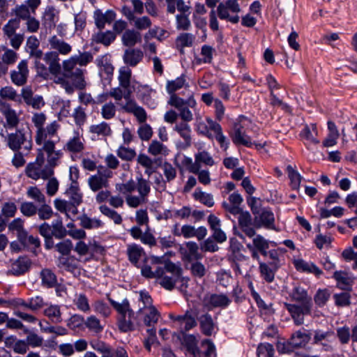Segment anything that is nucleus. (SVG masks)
Listing matches in <instances>:
<instances>
[{"mask_svg": "<svg viewBox=\"0 0 357 357\" xmlns=\"http://www.w3.org/2000/svg\"><path fill=\"white\" fill-rule=\"evenodd\" d=\"M189 84L186 81L185 76L181 75L180 77H176L174 80L167 81L166 84V90L170 96L172 95H176L175 92L182 88L187 89Z\"/></svg>", "mask_w": 357, "mask_h": 357, "instance_id": "33", "label": "nucleus"}, {"mask_svg": "<svg viewBox=\"0 0 357 357\" xmlns=\"http://www.w3.org/2000/svg\"><path fill=\"white\" fill-rule=\"evenodd\" d=\"M148 152L154 156L158 155H167L169 154V149L163 144L157 140H153L148 148Z\"/></svg>", "mask_w": 357, "mask_h": 357, "instance_id": "52", "label": "nucleus"}, {"mask_svg": "<svg viewBox=\"0 0 357 357\" xmlns=\"http://www.w3.org/2000/svg\"><path fill=\"white\" fill-rule=\"evenodd\" d=\"M66 194L70 201L77 206L82 202L83 195L81 192L78 183H70Z\"/></svg>", "mask_w": 357, "mask_h": 357, "instance_id": "40", "label": "nucleus"}, {"mask_svg": "<svg viewBox=\"0 0 357 357\" xmlns=\"http://www.w3.org/2000/svg\"><path fill=\"white\" fill-rule=\"evenodd\" d=\"M97 66L101 73H105L107 76L112 75L114 72V67L109 63L107 56H102L96 60Z\"/></svg>", "mask_w": 357, "mask_h": 357, "instance_id": "58", "label": "nucleus"}, {"mask_svg": "<svg viewBox=\"0 0 357 357\" xmlns=\"http://www.w3.org/2000/svg\"><path fill=\"white\" fill-rule=\"evenodd\" d=\"M169 318L173 321L174 326L178 328L181 333L192 329L197 324L195 316L191 311H187L182 315L170 314Z\"/></svg>", "mask_w": 357, "mask_h": 357, "instance_id": "13", "label": "nucleus"}, {"mask_svg": "<svg viewBox=\"0 0 357 357\" xmlns=\"http://www.w3.org/2000/svg\"><path fill=\"white\" fill-rule=\"evenodd\" d=\"M241 8L237 0H226L219 2L217 7V14L220 19L227 20L233 24L239 21L238 13Z\"/></svg>", "mask_w": 357, "mask_h": 357, "instance_id": "8", "label": "nucleus"}, {"mask_svg": "<svg viewBox=\"0 0 357 357\" xmlns=\"http://www.w3.org/2000/svg\"><path fill=\"white\" fill-rule=\"evenodd\" d=\"M138 315L143 319L146 326H152L156 324L160 317V314L155 306L150 307H143L138 310Z\"/></svg>", "mask_w": 357, "mask_h": 357, "instance_id": "24", "label": "nucleus"}, {"mask_svg": "<svg viewBox=\"0 0 357 357\" xmlns=\"http://www.w3.org/2000/svg\"><path fill=\"white\" fill-rule=\"evenodd\" d=\"M30 261L26 257H20L11 265L10 271L14 275H20L25 273L30 267Z\"/></svg>", "mask_w": 357, "mask_h": 357, "instance_id": "43", "label": "nucleus"}, {"mask_svg": "<svg viewBox=\"0 0 357 357\" xmlns=\"http://www.w3.org/2000/svg\"><path fill=\"white\" fill-rule=\"evenodd\" d=\"M46 119V115L43 112L33 114L31 122L36 128L35 142L47 154V162L51 166H56L63 155L62 150H56V144L60 139L57 135L60 125L54 121L44 127Z\"/></svg>", "mask_w": 357, "mask_h": 357, "instance_id": "1", "label": "nucleus"}, {"mask_svg": "<svg viewBox=\"0 0 357 357\" xmlns=\"http://www.w3.org/2000/svg\"><path fill=\"white\" fill-rule=\"evenodd\" d=\"M99 210L102 214L112 220L114 224L120 225L122 222V217L116 211L110 208L107 205H101L99 207Z\"/></svg>", "mask_w": 357, "mask_h": 357, "instance_id": "57", "label": "nucleus"}, {"mask_svg": "<svg viewBox=\"0 0 357 357\" xmlns=\"http://www.w3.org/2000/svg\"><path fill=\"white\" fill-rule=\"evenodd\" d=\"M54 206L58 211L64 213L68 218L72 219L78 213L77 206L72 202L57 198L54 200Z\"/></svg>", "mask_w": 357, "mask_h": 357, "instance_id": "20", "label": "nucleus"}, {"mask_svg": "<svg viewBox=\"0 0 357 357\" xmlns=\"http://www.w3.org/2000/svg\"><path fill=\"white\" fill-rule=\"evenodd\" d=\"M199 322L203 333L206 335H211L214 330V324L211 316L208 314L201 316Z\"/></svg>", "mask_w": 357, "mask_h": 357, "instance_id": "54", "label": "nucleus"}, {"mask_svg": "<svg viewBox=\"0 0 357 357\" xmlns=\"http://www.w3.org/2000/svg\"><path fill=\"white\" fill-rule=\"evenodd\" d=\"M311 305V302H305L300 303V305L288 303H284L285 308L288 310L296 325L303 324L305 315L310 313Z\"/></svg>", "mask_w": 357, "mask_h": 357, "instance_id": "12", "label": "nucleus"}, {"mask_svg": "<svg viewBox=\"0 0 357 357\" xmlns=\"http://www.w3.org/2000/svg\"><path fill=\"white\" fill-rule=\"evenodd\" d=\"M123 89L121 88L120 86L119 87L111 89L108 93L100 94L98 96V102H102L104 101H106L108 97L113 98L116 102L121 100L123 98H124L125 94V91L123 92Z\"/></svg>", "mask_w": 357, "mask_h": 357, "instance_id": "50", "label": "nucleus"}, {"mask_svg": "<svg viewBox=\"0 0 357 357\" xmlns=\"http://www.w3.org/2000/svg\"><path fill=\"white\" fill-rule=\"evenodd\" d=\"M195 128L198 133L204 135L209 139L215 138L221 148L226 150L229 142L223 135L221 126L210 118L203 119L199 115H196Z\"/></svg>", "mask_w": 357, "mask_h": 357, "instance_id": "4", "label": "nucleus"}, {"mask_svg": "<svg viewBox=\"0 0 357 357\" xmlns=\"http://www.w3.org/2000/svg\"><path fill=\"white\" fill-rule=\"evenodd\" d=\"M6 139L8 146L13 151H19L24 144V149L27 151H29L32 147L31 141H26L24 133L20 130L8 134Z\"/></svg>", "mask_w": 357, "mask_h": 357, "instance_id": "15", "label": "nucleus"}, {"mask_svg": "<svg viewBox=\"0 0 357 357\" xmlns=\"http://www.w3.org/2000/svg\"><path fill=\"white\" fill-rule=\"evenodd\" d=\"M44 150L42 146L38 149V154L34 162H29L25 169V172L29 178L33 180L43 178L44 180L49 178L54 173L52 167L49 163V166H45Z\"/></svg>", "mask_w": 357, "mask_h": 357, "instance_id": "5", "label": "nucleus"}, {"mask_svg": "<svg viewBox=\"0 0 357 357\" xmlns=\"http://www.w3.org/2000/svg\"><path fill=\"white\" fill-rule=\"evenodd\" d=\"M0 112L4 116L9 128L16 127L19 123V114L8 104L0 101Z\"/></svg>", "mask_w": 357, "mask_h": 357, "instance_id": "22", "label": "nucleus"}, {"mask_svg": "<svg viewBox=\"0 0 357 357\" xmlns=\"http://www.w3.org/2000/svg\"><path fill=\"white\" fill-rule=\"evenodd\" d=\"M174 130L183 139V142L181 144V146L184 149L189 147L192 142V130L188 122L181 121L176 123L174 127Z\"/></svg>", "mask_w": 357, "mask_h": 357, "instance_id": "21", "label": "nucleus"}, {"mask_svg": "<svg viewBox=\"0 0 357 357\" xmlns=\"http://www.w3.org/2000/svg\"><path fill=\"white\" fill-rule=\"evenodd\" d=\"M195 37L192 33H181L176 40V46L181 48L190 47L192 45Z\"/></svg>", "mask_w": 357, "mask_h": 357, "instance_id": "63", "label": "nucleus"}, {"mask_svg": "<svg viewBox=\"0 0 357 357\" xmlns=\"http://www.w3.org/2000/svg\"><path fill=\"white\" fill-rule=\"evenodd\" d=\"M232 139L233 142L236 144H242L248 147L252 145L251 139L245 134L243 127L241 123H236L234 125Z\"/></svg>", "mask_w": 357, "mask_h": 357, "instance_id": "30", "label": "nucleus"}, {"mask_svg": "<svg viewBox=\"0 0 357 357\" xmlns=\"http://www.w3.org/2000/svg\"><path fill=\"white\" fill-rule=\"evenodd\" d=\"M49 43L51 49L57 50L63 55L69 54L72 50V47L68 43L59 39L56 36L50 37L49 39Z\"/></svg>", "mask_w": 357, "mask_h": 357, "instance_id": "35", "label": "nucleus"}, {"mask_svg": "<svg viewBox=\"0 0 357 357\" xmlns=\"http://www.w3.org/2000/svg\"><path fill=\"white\" fill-rule=\"evenodd\" d=\"M143 53L138 50H126L123 55L124 62L130 66H136L142 59Z\"/></svg>", "mask_w": 357, "mask_h": 357, "instance_id": "42", "label": "nucleus"}, {"mask_svg": "<svg viewBox=\"0 0 357 357\" xmlns=\"http://www.w3.org/2000/svg\"><path fill=\"white\" fill-rule=\"evenodd\" d=\"M138 325L137 319L134 312L125 314L124 316L117 317V326L119 329L123 333L135 330Z\"/></svg>", "mask_w": 357, "mask_h": 357, "instance_id": "23", "label": "nucleus"}, {"mask_svg": "<svg viewBox=\"0 0 357 357\" xmlns=\"http://www.w3.org/2000/svg\"><path fill=\"white\" fill-rule=\"evenodd\" d=\"M279 266L275 264H268L259 261V269L260 275L266 282L271 283L275 279V274Z\"/></svg>", "mask_w": 357, "mask_h": 357, "instance_id": "31", "label": "nucleus"}, {"mask_svg": "<svg viewBox=\"0 0 357 357\" xmlns=\"http://www.w3.org/2000/svg\"><path fill=\"white\" fill-rule=\"evenodd\" d=\"M132 93L135 92L136 96L144 104L154 109L157 106V92L147 84H142L133 80L132 82Z\"/></svg>", "mask_w": 357, "mask_h": 357, "instance_id": "9", "label": "nucleus"}, {"mask_svg": "<svg viewBox=\"0 0 357 357\" xmlns=\"http://www.w3.org/2000/svg\"><path fill=\"white\" fill-rule=\"evenodd\" d=\"M88 185L92 191L97 192L103 188H107L108 181L99 172L98 174L89 177Z\"/></svg>", "mask_w": 357, "mask_h": 357, "instance_id": "34", "label": "nucleus"}, {"mask_svg": "<svg viewBox=\"0 0 357 357\" xmlns=\"http://www.w3.org/2000/svg\"><path fill=\"white\" fill-rule=\"evenodd\" d=\"M168 104L174 107L178 112V116L183 121L190 122L193 119V113L195 112L197 101L194 96L191 94L187 99H183L177 95H172L168 100Z\"/></svg>", "mask_w": 357, "mask_h": 357, "instance_id": "6", "label": "nucleus"}, {"mask_svg": "<svg viewBox=\"0 0 357 357\" xmlns=\"http://www.w3.org/2000/svg\"><path fill=\"white\" fill-rule=\"evenodd\" d=\"M116 38L115 34L110 31L106 32L99 31L93 35V40L97 43H102L104 45L108 46Z\"/></svg>", "mask_w": 357, "mask_h": 357, "instance_id": "49", "label": "nucleus"}, {"mask_svg": "<svg viewBox=\"0 0 357 357\" xmlns=\"http://www.w3.org/2000/svg\"><path fill=\"white\" fill-rule=\"evenodd\" d=\"M176 27L178 30L187 31L191 27L189 14L180 13L176 15Z\"/></svg>", "mask_w": 357, "mask_h": 357, "instance_id": "61", "label": "nucleus"}, {"mask_svg": "<svg viewBox=\"0 0 357 357\" xmlns=\"http://www.w3.org/2000/svg\"><path fill=\"white\" fill-rule=\"evenodd\" d=\"M333 278L337 282V287L342 290L349 289L351 287L354 280L351 273L344 271H335Z\"/></svg>", "mask_w": 357, "mask_h": 357, "instance_id": "27", "label": "nucleus"}, {"mask_svg": "<svg viewBox=\"0 0 357 357\" xmlns=\"http://www.w3.org/2000/svg\"><path fill=\"white\" fill-rule=\"evenodd\" d=\"M44 314L54 322L59 323L61 321V311L58 305H50L45 308Z\"/></svg>", "mask_w": 357, "mask_h": 357, "instance_id": "64", "label": "nucleus"}, {"mask_svg": "<svg viewBox=\"0 0 357 357\" xmlns=\"http://www.w3.org/2000/svg\"><path fill=\"white\" fill-rule=\"evenodd\" d=\"M8 229L16 232L18 239L21 243L26 242V231L24 229V221L21 218L14 219L8 225Z\"/></svg>", "mask_w": 357, "mask_h": 357, "instance_id": "36", "label": "nucleus"}, {"mask_svg": "<svg viewBox=\"0 0 357 357\" xmlns=\"http://www.w3.org/2000/svg\"><path fill=\"white\" fill-rule=\"evenodd\" d=\"M141 273L144 277L155 278L166 289H172L180 278L181 272L174 264H163L162 258L152 256L145 260Z\"/></svg>", "mask_w": 357, "mask_h": 357, "instance_id": "2", "label": "nucleus"}, {"mask_svg": "<svg viewBox=\"0 0 357 357\" xmlns=\"http://www.w3.org/2000/svg\"><path fill=\"white\" fill-rule=\"evenodd\" d=\"M85 326L91 332L94 333H100L104 329V325L100 322V320L94 315H91L84 321Z\"/></svg>", "mask_w": 357, "mask_h": 357, "instance_id": "51", "label": "nucleus"}, {"mask_svg": "<svg viewBox=\"0 0 357 357\" xmlns=\"http://www.w3.org/2000/svg\"><path fill=\"white\" fill-rule=\"evenodd\" d=\"M40 278L43 286L51 288L57 284V279L55 274L50 269H43L40 273Z\"/></svg>", "mask_w": 357, "mask_h": 357, "instance_id": "48", "label": "nucleus"}, {"mask_svg": "<svg viewBox=\"0 0 357 357\" xmlns=\"http://www.w3.org/2000/svg\"><path fill=\"white\" fill-rule=\"evenodd\" d=\"M193 197L195 200L201 202L208 207H211L214 205L213 195L210 193L202 191L199 188L195 189L193 193Z\"/></svg>", "mask_w": 357, "mask_h": 357, "instance_id": "47", "label": "nucleus"}, {"mask_svg": "<svg viewBox=\"0 0 357 357\" xmlns=\"http://www.w3.org/2000/svg\"><path fill=\"white\" fill-rule=\"evenodd\" d=\"M116 18V13L112 10H107L105 13H102L100 10L94 12V20L98 29H102L106 24L112 23Z\"/></svg>", "mask_w": 357, "mask_h": 357, "instance_id": "29", "label": "nucleus"}, {"mask_svg": "<svg viewBox=\"0 0 357 357\" xmlns=\"http://www.w3.org/2000/svg\"><path fill=\"white\" fill-rule=\"evenodd\" d=\"M179 250L183 257L188 261L201 258V255L199 253V246L195 242H186L180 247Z\"/></svg>", "mask_w": 357, "mask_h": 357, "instance_id": "26", "label": "nucleus"}, {"mask_svg": "<svg viewBox=\"0 0 357 357\" xmlns=\"http://www.w3.org/2000/svg\"><path fill=\"white\" fill-rule=\"evenodd\" d=\"M311 339L310 333L305 329L300 330L292 334L288 345L291 344L294 348L304 347Z\"/></svg>", "mask_w": 357, "mask_h": 357, "instance_id": "25", "label": "nucleus"}, {"mask_svg": "<svg viewBox=\"0 0 357 357\" xmlns=\"http://www.w3.org/2000/svg\"><path fill=\"white\" fill-rule=\"evenodd\" d=\"M80 225L86 229H98L102 227L103 223L96 218H90L86 215L80 218Z\"/></svg>", "mask_w": 357, "mask_h": 357, "instance_id": "59", "label": "nucleus"}, {"mask_svg": "<svg viewBox=\"0 0 357 357\" xmlns=\"http://www.w3.org/2000/svg\"><path fill=\"white\" fill-rule=\"evenodd\" d=\"M109 301L118 312V317L134 312L130 308L128 300L126 298L123 299L121 303L116 302L112 298H109Z\"/></svg>", "mask_w": 357, "mask_h": 357, "instance_id": "46", "label": "nucleus"}, {"mask_svg": "<svg viewBox=\"0 0 357 357\" xmlns=\"http://www.w3.org/2000/svg\"><path fill=\"white\" fill-rule=\"evenodd\" d=\"M255 215V223L257 227H265L268 229L278 230L275 225L273 213L268 208H252Z\"/></svg>", "mask_w": 357, "mask_h": 357, "instance_id": "10", "label": "nucleus"}, {"mask_svg": "<svg viewBox=\"0 0 357 357\" xmlns=\"http://www.w3.org/2000/svg\"><path fill=\"white\" fill-rule=\"evenodd\" d=\"M90 133L100 137H107L112 135V129L109 123L102 121L98 124L91 125L89 127Z\"/></svg>", "mask_w": 357, "mask_h": 357, "instance_id": "37", "label": "nucleus"}, {"mask_svg": "<svg viewBox=\"0 0 357 357\" xmlns=\"http://www.w3.org/2000/svg\"><path fill=\"white\" fill-rule=\"evenodd\" d=\"M21 97L28 106L35 109H40L45 105L42 96L34 95L31 86H25L21 89Z\"/></svg>", "mask_w": 357, "mask_h": 357, "instance_id": "16", "label": "nucleus"}, {"mask_svg": "<svg viewBox=\"0 0 357 357\" xmlns=\"http://www.w3.org/2000/svg\"><path fill=\"white\" fill-rule=\"evenodd\" d=\"M293 264L298 271L312 273L316 276L322 274V271L312 262L306 261L303 259H296Z\"/></svg>", "mask_w": 357, "mask_h": 357, "instance_id": "28", "label": "nucleus"}, {"mask_svg": "<svg viewBox=\"0 0 357 357\" xmlns=\"http://www.w3.org/2000/svg\"><path fill=\"white\" fill-rule=\"evenodd\" d=\"M57 266L61 269L73 273L75 272L78 267L76 259L65 256L59 257Z\"/></svg>", "mask_w": 357, "mask_h": 357, "instance_id": "41", "label": "nucleus"}, {"mask_svg": "<svg viewBox=\"0 0 357 357\" xmlns=\"http://www.w3.org/2000/svg\"><path fill=\"white\" fill-rule=\"evenodd\" d=\"M127 254L130 261L137 266L139 259L144 255V251L140 245L132 243L128 245Z\"/></svg>", "mask_w": 357, "mask_h": 357, "instance_id": "38", "label": "nucleus"}, {"mask_svg": "<svg viewBox=\"0 0 357 357\" xmlns=\"http://www.w3.org/2000/svg\"><path fill=\"white\" fill-rule=\"evenodd\" d=\"M328 133L326 138L323 142V146L325 147H331L337 144L340 134L335 124L332 121L328 122Z\"/></svg>", "mask_w": 357, "mask_h": 357, "instance_id": "39", "label": "nucleus"}, {"mask_svg": "<svg viewBox=\"0 0 357 357\" xmlns=\"http://www.w3.org/2000/svg\"><path fill=\"white\" fill-rule=\"evenodd\" d=\"M299 135L308 149L310 146L317 145L320 142L317 138L318 130L316 124L305 125Z\"/></svg>", "mask_w": 357, "mask_h": 357, "instance_id": "18", "label": "nucleus"}, {"mask_svg": "<svg viewBox=\"0 0 357 357\" xmlns=\"http://www.w3.org/2000/svg\"><path fill=\"white\" fill-rule=\"evenodd\" d=\"M290 296L293 301H297L300 303L311 302L310 299L307 297L306 291L300 287H294L290 294Z\"/></svg>", "mask_w": 357, "mask_h": 357, "instance_id": "60", "label": "nucleus"}, {"mask_svg": "<svg viewBox=\"0 0 357 357\" xmlns=\"http://www.w3.org/2000/svg\"><path fill=\"white\" fill-rule=\"evenodd\" d=\"M43 61L48 68L42 63L41 60H35L34 65L37 73L44 79H48L50 75H56L61 72L59 54L56 52H47L44 54Z\"/></svg>", "mask_w": 357, "mask_h": 357, "instance_id": "7", "label": "nucleus"}, {"mask_svg": "<svg viewBox=\"0 0 357 357\" xmlns=\"http://www.w3.org/2000/svg\"><path fill=\"white\" fill-rule=\"evenodd\" d=\"M131 75L132 72L128 67H121L119 70V86L125 90L126 100L125 104L120 105L121 109L125 112L132 114L139 123H144L147 119L145 109L130 98L132 93V82L133 81L131 80Z\"/></svg>", "mask_w": 357, "mask_h": 357, "instance_id": "3", "label": "nucleus"}, {"mask_svg": "<svg viewBox=\"0 0 357 357\" xmlns=\"http://www.w3.org/2000/svg\"><path fill=\"white\" fill-rule=\"evenodd\" d=\"M117 112L116 106L112 101H109L102 105L100 114L105 120H110L115 117Z\"/></svg>", "mask_w": 357, "mask_h": 357, "instance_id": "56", "label": "nucleus"}, {"mask_svg": "<svg viewBox=\"0 0 357 357\" xmlns=\"http://www.w3.org/2000/svg\"><path fill=\"white\" fill-rule=\"evenodd\" d=\"M26 195L29 198L34 200L38 204H44L45 202V197L44 194L36 186H31L28 188Z\"/></svg>", "mask_w": 357, "mask_h": 357, "instance_id": "62", "label": "nucleus"}, {"mask_svg": "<svg viewBox=\"0 0 357 357\" xmlns=\"http://www.w3.org/2000/svg\"><path fill=\"white\" fill-rule=\"evenodd\" d=\"M209 304L214 307H225L231 303L225 294H213L209 297Z\"/></svg>", "mask_w": 357, "mask_h": 357, "instance_id": "53", "label": "nucleus"}, {"mask_svg": "<svg viewBox=\"0 0 357 357\" xmlns=\"http://www.w3.org/2000/svg\"><path fill=\"white\" fill-rule=\"evenodd\" d=\"M334 338L333 333L331 331H315L314 344L322 347L323 350L329 351L333 349L332 340Z\"/></svg>", "mask_w": 357, "mask_h": 357, "instance_id": "19", "label": "nucleus"}, {"mask_svg": "<svg viewBox=\"0 0 357 357\" xmlns=\"http://www.w3.org/2000/svg\"><path fill=\"white\" fill-rule=\"evenodd\" d=\"M242 196L238 192H233L229 197V203L222 204L224 208L231 214H237L241 212V204L243 202Z\"/></svg>", "mask_w": 357, "mask_h": 357, "instance_id": "32", "label": "nucleus"}, {"mask_svg": "<svg viewBox=\"0 0 357 357\" xmlns=\"http://www.w3.org/2000/svg\"><path fill=\"white\" fill-rule=\"evenodd\" d=\"M28 62L22 60L17 65V69L11 71L10 79L13 83L17 86H23L27 81L29 76Z\"/></svg>", "mask_w": 357, "mask_h": 357, "instance_id": "17", "label": "nucleus"}, {"mask_svg": "<svg viewBox=\"0 0 357 357\" xmlns=\"http://www.w3.org/2000/svg\"><path fill=\"white\" fill-rule=\"evenodd\" d=\"M142 40L141 34L135 30H127L122 36V41L124 45L132 47Z\"/></svg>", "mask_w": 357, "mask_h": 357, "instance_id": "44", "label": "nucleus"}, {"mask_svg": "<svg viewBox=\"0 0 357 357\" xmlns=\"http://www.w3.org/2000/svg\"><path fill=\"white\" fill-rule=\"evenodd\" d=\"M195 160L199 168H201L202 165L211 167L215 164L213 157L204 150H199L195 154Z\"/></svg>", "mask_w": 357, "mask_h": 357, "instance_id": "45", "label": "nucleus"}, {"mask_svg": "<svg viewBox=\"0 0 357 357\" xmlns=\"http://www.w3.org/2000/svg\"><path fill=\"white\" fill-rule=\"evenodd\" d=\"M63 149L72 154L82 153L85 149V139L82 132L74 130L73 135L68 139Z\"/></svg>", "mask_w": 357, "mask_h": 357, "instance_id": "14", "label": "nucleus"}, {"mask_svg": "<svg viewBox=\"0 0 357 357\" xmlns=\"http://www.w3.org/2000/svg\"><path fill=\"white\" fill-rule=\"evenodd\" d=\"M250 289H251L252 296L254 298V300L256 301L258 307L260 308L261 312H264V313L269 314H273V310L271 307V305L266 304L264 301V300L261 299L260 296L255 291L254 287L252 284L250 285Z\"/></svg>", "mask_w": 357, "mask_h": 357, "instance_id": "55", "label": "nucleus"}, {"mask_svg": "<svg viewBox=\"0 0 357 357\" xmlns=\"http://www.w3.org/2000/svg\"><path fill=\"white\" fill-rule=\"evenodd\" d=\"M172 232L176 236H183L185 238L196 237L198 240H202L207 234V230L204 227L196 229L190 225H184L181 227L178 223L172 227Z\"/></svg>", "mask_w": 357, "mask_h": 357, "instance_id": "11", "label": "nucleus"}]
</instances>
